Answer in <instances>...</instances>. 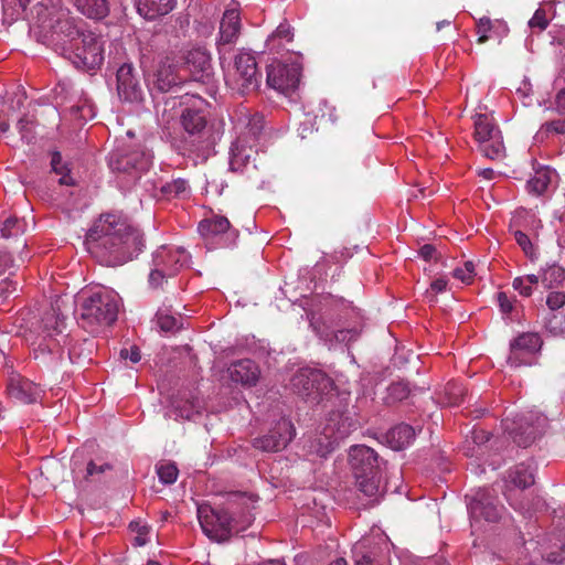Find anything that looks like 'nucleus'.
Masks as SVG:
<instances>
[{
  "mask_svg": "<svg viewBox=\"0 0 565 565\" xmlns=\"http://www.w3.org/2000/svg\"><path fill=\"white\" fill-rule=\"evenodd\" d=\"M276 39L286 40L290 42L292 40L291 28L289 24H279L276 31L268 38V43L274 42Z\"/></svg>",
  "mask_w": 565,
  "mask_h": 565,
  "instance_id": "51",
  "label": "nucleus"
},
{
  "mask_svg": "<svg viewBox=\"0 0 565 565\" xmlns=\"http://www.w3.org/2000/svg\"><path fill=\"white\" fill-rule=\"evenodd\" d=\"M76 10L88 19L103 20L109 13L108 0H70Z\"/></svg>",
  "mask_w": 565,
  "mask_h": 565,
  "instance_id": "28",
  "label": "nucleus"
},
{
  "mask_svg": "<svg viewBox=\"0 0 565 565\" xmlns=\"http://www.w3.org/2000/svg\"><path fill=\"white\" fill-rule=\"evenodd\" d=\"M156 86L161 92H167L178 84L175 65L170 57L160 60L154 73Z\"/></svg>",
  "mask_w": 565,
  "mask_h": 565,
  "instance_id": "29",
  "label": "nucleus"
},
{
  "mask_svg": "<svg viewBox=\"0 0 565 565\" xmlns=\"http://www.w3.org/2000/svg\"><path fill=\"white\" fill-rule=\"evenodd\" d=\"M51 167H52V171L55 174L60 175V179H58L60 184H62V185H73L74 184V179L70 174L71 169L68 167V163L64 162L62 160V156L60 152L54 151L52 153Z\"/></svg>",
  "mask_w": 565,
  "mask_h": 565,
  "instance_id": "37",
  "label": "nucleus"
},
{
  "mask_svg": "<svg viewBox=\"0 0 565 565\" xmlns=\"http://www.w3.org/2000/svg\"><path fill=\"white\" fill-rule=\"evenodd\" d=\"M120 356L122 359H129L132 363H137L141 359L140 350L137 347H131L128 349H122L120 351Z\"/></svg>",
  "mask_w": 565,
  "mask_h": 565,
  "instance_id": "55",
  "label": "nucleus"
},
{
  "mask_svg": "<svg viewBox=\"0 0 565 565\" xmlns=\"http://www.w3.org/2000/svg\"><path fill=\"white\" fill-rule=\"evenodd\" d=\"M540 282L537 275H525L513 279L512 286L521 296L530 297Z\"/></svg>",
  "mask_w": 565,
  "mask_h": 565,
  "instance_id": "38",
  "label": "nucleus"
},
{
  "mask_svg": "<svg viewBox=\"0 0 565 565\" xmlns=\"http://www.w3.org/2000/svg\"><path fill=\"white\" fill-rule=\"evenodd\" d=\"M310 326L313 328L320 339L328 343L330 348H332L335 343H350L360 334V330L358 328L330 330L329 327L317 326L312 319L310 320Z\"/></svg>",
  "mask_w": 565,
  "mask_h": 565,
  "instance_id": "23",
  "label": "nucleus"
},
{
  "mask_svg": "<svg viewBox=\"0 0 565 565\" xmlns=\"http://www.w3.org/2000/svg\"><path fill=\"white\" fill-rule=\"evenodd\" d=\"M189 263L190 255L183 247L175 245L160 246L152 254L149 285L152 288L162 286L167 278L175 276Z\"/></svg>",
  "mask_w": 565,
  "mask_h": 565,
  "instance_id": "6",
  "label": "nucleus"
},
{
  "mask_svg": "<svg viewBox=\"0 0 565 565\" xmlns=\"http://www.w3.org/2000/svg\"><path fill=\"white\" fill-rule=\"evenodd\" d=\"M542 130H545L547 132L564 134L565 122L562 120L546 122L545 125L542 126Z\"/></svg>",
  "mask_w": 565,
  "mask_h": 565,
  "instance_id": "56",
  "label": "nucleus"
},
{
  "mask_svg": "<svg viewBox=\"0 0 565 565\" xmlns=\"http://www.w3.org/2000/svg\"><path fill=\"white\" fill-rule=\"evenodd\" d=\"M448 280L445 277L436 278L431 281L429 289L426 291V296L430 298V301H435L437 294L444 292L447 288Z\"/></svg>",
  "mask_w": 565,
  "mask_h": 565,
  "instance_id": "49",
  "label": "nucleus"
},
{
  "mask_svg": "<svg viewBox=\"0 0 565 565\" xmlns=\"http://www.w3.org/2000/svg\"><path fill=\"white\" fill-rule=\"evenodd\" d=\"M290 387L307 401L320 403L323 396L331 391L332 382L320 370L302 367L290 379Z\"/></svg>",
  "mask_w": 565,
  "mask_h": 565,
  "instance_id": "11",
  "label": "nucleus"
},
{
  "mask_svg": "<svg viewBox=\"0 0 565 565\" xmlns=\"http://www.w3.org/2000/svg\"><path fill=\"white\" fill-rule=\"evenodd\" d=\"M542 341L536 333H523L510 345L508 363L512 366L531 365L534 354L541 349Z\"/></svg>",
  "mask_w": 565,
  "mask_h": 565,
  "instance_id": "18",
  "label": "nucleus"
},
{
  "mask_svg": "<svg viewBox=\"0 0 565 565\" xmlns=\"http://www.w3.org/2000/svg\"><path fill=\"white\" fill-rule=\"evenodd\" d=\"M198 230L205 238L215 237L225 234L230 230V222L224 216L214 215L210 218L202 220L199 223Z\"/></svg>",
  "mask_w": 565,
  "mask_h": 565,
  "instance_id": "31",
  "label": "nucleus"
},
{
  "mask_svg": "<svg viewBox=\"0 0 565 565\" xmlns=\"http://www.w3.org/2000/svg\"><path fill=\"white\" fill-rule=\"evenodd\" d=\"M130 529L136 533L134 539L135 545L143 546L149 542L150 529L146 524L134 521L130 523Z\"/></svg>",
  "mask_w": 565,
  "mask_h": 565,
  "instance_id": "44",
  "label": "nucleus"
},
{
  "mask_svg": "<svg viewBox=\"0 0 565 565\" xmlns=\"http://www.w3.org/2000/svg\"><path fill=\"white\" fill-rule=\"evenodd\" d=\"M227 371L233 382L247 386L255 385L260 374L256 363L249 359L239 360L233 363Z\"/></svg>",
  "mask_w": 565,
  "mask_h": 565,
  "instance_id": "22",
  "label": "nucleus"
},
{
  "mask_svg": "<svg viewBox=\"0 0 565 565\" xmlns=\"http://www.w3.org/2000/svg\"><path fill=\"white\" fill-rule=\"evenodd\" d=\"M415 436L416 433L412 426L399 424L387 431L385 439L392 449L402 450L414 441Z\"/></svg>",
  "mask_w": 565,
  "mask_h": 565,
  "instance_id": "27",
  "label": "nucleus"
},
{
  "mask_svg": "<svg viewBox=\"0 0 565 565\" xmlns=\"http://www.w3.org/2000/svg\"><path fill=\"white\" fill-rule=\"evenodd\" d=\"M263 129V116L254 115L248 119L244 130L239 132L230 148V169L232 171H243L249 164L256 153L255 147L262 139Z\"/></svg>",
  "mask_w": 565,
  "mask_h": 565,
  "instance_id": "7",
  "label": "nucleus"
},
{
  "mask_svg": "<svg viewBox=\"0 0 565 565\" xmlns=\"http://www.w3.org/2000/svg\"><path fill=\"white\" fill-rule=\"evenodd\" d=\"M300 60L299 54H294L282 60L273 61L267 66V85L284 95L295 92L301 77Z\"/></svg>",
  "mask_w": 565,
  "mask_h": 565,
  "instance_id": "10",
  "label": "nucleus"
},
{
  "mask_svg": "<svg viewBox=\"0 0 565 565\" xmlns=\"http://www.w3.org/2000/svg\"><path fill=\"white\" fill-rule=\"evenodd\" d=\"M184 66L196 82L206 83L213 75L211 55L202 46L193 47L185 53Z\"/></svg>",
  "mask_w": 565,
  "mask_h": 565,
  "instance_id": "19",
  "label": "nucleus"
},
{
  "mask_svg": "<svg viewBox=\"0 0 565 565\" xmlns=\"http://www.w3.org/2000/svg\"><path fill=\"white\" fill-rule=\"evenodd\" d=\"M119 296L111 289L98 287L84 290L77 298V322L89 333H98L117 319Z\"/></svg>",
  "mask_w": 565,
  "mask_h": 565,
  "instance_id": "3",
  "label": "nucleus"
},
{
  "mask_svg": "<svg viewBox=\"0 0 565 565\" xmlns=\"http://www.w3.org/2000/svg\"><path fill=\"white\" fill-rule=\"evenodd\" d=\"M25 231V222L14 216L8 217L1 227V234L6 238L15 237Z\"/></svg>",
  "mask_w": 565,
  "mask_h": 565,
  "instance_id": "39",
  "label": "nucleus"
},
{
  "mask_svg": "<svg viewBox=\"0 0 565 565\" xmlns=\"http://www.w3.org/2000/svg\"><path fill=\"white\" fill-rule=\"evenodd\" d=\"M540 281L546 289L558 287L565 280V270L557 264H551L541 269Z\"/></svg>",
  "mask_w": 565,
  "mask_h": 565,
  "instance_id": "33",
  "label": "nucleus"
},
{
  "mask_svg": "<svg viewBox=\"0 0 565 565\" xmlns=\"http://www.w3.org/2000/svg\"><path fill=\"white\" fill-rule=\"evenodd\" d=\"M258 565H285V563H282L279 559H269V561L263 562Z\"/></svg>",
  "mask_w": 565,
  "mask_h": 565,
  "instance_id": "64",
  "label": "nucleus"
},
{
  "mask_svg": "<svg viewBox=\"0 0 565 565\" xmlns=\"http://www.w3.org/2000/svg\"><path fill=\"white\" fill-rule=\"evenodd\" d=\"M31 0H2L3 2V10L6 14H8V11L10 9L13 10L11 13V17L15 14L17 17L20 15L21 12H23L26 8V6L30 3Z\"/></svg>",
  "mask_w": 565,
  "mask_h": 565,
  "instance_id": "48",
  "label": "nucleus"
},
{
  "mask_svg": "<svg viewBox=\"0 0 565 565\" xmlns=\"http://www.w3.org/2000/svg\"><path fill=\"white\" fill-rule=\"evenodd\" d=\"M546 305L551 310H557L565 305V294L562 291H552L548 294Z\"/></svg>",
  "mask_w": 565,
  "mask_h": 565,
  "instance_id": "52",
  "label": "nucleus"
},
{
  "mask_svg": "<svg viewBox=\"0 0 565 565\" xmlns=\"http://www.w3.org/2000/svg\"><path fill=\"white\" fill-rule=\"evenodd\" d=\"M86 249L108 265H121L143 248L142 234L114 214L99 217L88 230Z\"/></svg>",
  "mask_w": 565,
  "mask_h": 565,
  "instance_id": "2",
  "label": "nucleus"
},
{
  "mask_svg": "<svg viewBox=\"0 0 565 565\" xmlns=\"http://www.w3.org/2000/svg\"><path fill=\"white\" fill-rule=\"evenodd\" d=\"M349 463L358 489L365 497L377 501L384 491L382 462L377 454L364 445L352 446L349 450Z\"/></svg>",
  "mask_w": 565,
  "mask_h": 565,
  "instance_id": "4",
  "label": "nucleus"
},
{
  "mask_svg": "<svg viewBox=\"0 0 565 565\" xmlns=\"http://www.w3.org/2000/svg\"><path fill=\"white\" fill-rule=\"evenodd\" d=\"M241 30L239 13L236 9H227L220 24V44L233 43Z\"/></svg>",
  "mask_w": 565,
  "mask_h": 565,
  "instance_id": "24",
  "label": "nucleus"
},
{
  "mask_svg": "<svg viewBox=\"0 0 565 565\" xmlns=\"http://www.w3.org/2000/svg\"><path fill=\"white\" fill-rule=\"evenodd\" d=\"M17 290V282L10 279H3L0 281V297H6L13 294Z\"/></svg>",
  "mask_w": 565,
  "mask_h": 565,
  "instance_id": "57",
  "label": "nucleus"
},
{
  "mask_svg": "<svg viewBox=\"0 0 565 565\" xmlns=\"http://www.w3.org/2000/svg\"><path fill=\"white\" fill-rule=\"evenodd\" d=\"M475 139L480 151L490 159L500 158L504 151L503 138L493 118L488 114H476Z\"/></svg>",
  "mask_w": 565,
  "mask_h": 565,
  "instance_id": "13",
  "label": "nucleus"
},
{
  "mask_svg": "<svg viewBox=\"0 0 565 565\" xmlns=\"http://www.w3.org/2000/svg\"><path fill=\"white\" fill-rule=\"evenodd\" d=\"M452 274L455 278L469 285L475 277V265L472 262H466L463 267L456 268Z\"/></svg>",
  "mask_w": 565,
  "mask_h": 565,
  "instance_id": "45",
  "label": "nucleus"
},
{
  "mask_svg": "<svg viewBox=\"0 0 565 565\" xmlns=\"http://www.w3.org/2000/svg\"><path fill=\"white\" fill-rule=\"evenodd\" d=\"M467 508L471 525L476 526L481 520L497 522L501 515V508L491 489H478L466 494Z\"/></svg>",
  "mask_w": 565,
  "mask_h": 565,
  "instance_id": "14",
  "label": "nucleus"
},
{
  "mask_svg": "<svg viewBox=\"0 0 565 565\" xmlns=\"http://www.w3.org/2000/svg\"><path fill=\"white\" fill-rule=\"evenodd\" d=\"M200 406L194 403H189L184 406L173 404L172 409L167 413L168 417H174L175 419H191L194 414L199 413Z\"/></svg>",
  "mask_w": 565,
  "mask_h": 565,
  "instance_id": "43",
  "label": "nucleus"
},
{
  "mask_svg": "<svg viewBox=\"0 0 565 565\" xmlns=\"http://www.w3.org/2000/svg\"><path fill=\"white\" fill-rule=\"evenodd\" d=\"M175 7V0H138L137 11L147 20H154L170 13Z\"/></svg>",
  "mask_w": 565,
  "mask_h": 565,
  "instance_id": "26",
  "label": "nucleus"
},
{
  "mask_svg": "<svg viewBox=\"0 0 565 565\" xmlns=\"http://www.w3.org/2000/svg\"><path fill=\"white\" fill-rule=\"evenodd\" d=\"M514 238L529 257L533 258L535 256L534 246L525 233H523L522 231H515Z\"/></svg>",
  "mask_w": 565,
  "mask_h": 565,
  "instance_id": "47",
  "label": "nucleus"
},
{
  "mask_svg": "<svg viewBox=\"0 0 565 565\" xmlns=\"http://www.w3.org/2000/svg\"><path fill=\"white\" fill-rule=\"evenodd\" d=\"M480 174L488 180H491L494 175V171L492 169H484L480 172Z\"/></svg>",
  "mask_w": 565,
  "mask_h": 565,
  "instance_id": "63",
  "label": "nucleus"
},
{
  "mask_svg": "<svg viewBox=\"0 0 565 565\" xmlns=\"http://www.w3.org/2000/svg\"><path fill=\"white\" fill-rule=\"evenodd\" d=\"M64 327L63 319L52 309L45 312L41 320V333L33 335L30 332L26 337L32 347L34 360L49 370L56 369L63 360L61 343L54 337L62 334Z\"/></svg>",
  "mask_w": 565,
  "mask_h": 565,
  "instance_id": "5",
  "label": "nucleus"
},
{
  "mask_svg": "<svg viewBox=\"0 0 565 565\" xmlns=\"http://www.w3.org/2000/svg\"><path fill=\"white\" fill-rule=\"evenodd\" d=\"M159 480L164 484H172L177 481L179 470L173 462H161L157 466Z\"/></svg>",
  "mask_w": 565,
  "mask_h": 565,
  "instance_id": "40",
  "label": "nucleus"
},
{
  "mask_svg": "<svg viewBox=\"0 0 565 565\" xmlns=\"http://www.w3.org/2000/svg\"><path fill=\"white\" fill-rule=\"evenodd\" d=\"M534 471L532 462L521 463L510 470L509 479L518 488H527L534 483Z\"/></svg>",
  "mask_w": 565,
  "mask_h": 565,
  "instance_id": "32",
  "label": "nucleus"
},
{
  "mask_svg": "<svg viewBox=\"0 0 565 565\" xmlns=\"http://www.w3.org/2000/svg\"><path fill=\"white\" fill-rule=\"evenodd\" d=\"M161 192L167 199H185L190 195L188 180L178 178L161 186Z\"/></svg>",
  "mask_w": 565,
  "mask_h": 565,
  "instance_id": "35",
  "label": "nucleus"
},
{
  "mask_svg": "<svg viewBox=\"0 0 565 565\" xmlns=\"http://www.w3.org/2000/svg\"><path fill=\"white\" fill-rule=\"evenodd\" d=\"M556 106L558 111H565V88L556 95Z\"/></svg>",
  "mask_w": 565,
  "mask_h": 565,
  "instance_id": "62",
  "label": "nucleus"
},
{
  "mask_svg": "<svg viewBox=\"0 0 565 565\" xmlns=\"http://www.w3.org/2000/svg\"><path fill=\"white\" fill-rule=\"evenodd\" d=\"M151 163L152 154L146 149L135 150L124 156L111 154L109 159L110 168L119 171H129L131 169L141 172L148 170Z\"/></svg>",
  "mask_w": 565,
  "mask_h": 565,
  "instance_id": "21",
  "label": "nucleus"
},
{
  "mask_svg": "<svg viewBox=\"0 0 565 565\" xmlns=\"http://www.w3.org/2000/svg\"><path fill=\"white\" fill-rule=\"evenodd\" d=\"M463 399V387L458 383H448L445 387L444 403L449 406L459 405Z\"/></svg>",
  "mask_w": 565,
  "mask_h": 565,
  "instance_id": "41",
  "label": "nucleus"
},
{
  "mask_svg": "<svg viewBox=\"0 0 565 565\" xmlns=\"http://www.w3.org/2000/svg\"><path fill=\"white\" fill-rule=\"evenodd\" d=\"M505 430L521 447L530 446L546 426V417L539 413L519 415L511 424L504 423Z\"/></svg>",
  "mask_w": 565,
  "mask_h": 565,
  "instance_id": "15",
  "label": "nucleus"
},
{
  "mask_svg": "<svg viewBox=\"0 0 565 565\" xmlns=\"http://www.w3.org/2000/svg\"><path fill=\"white\" fill-rule=\"evenodd\" d=\"M157 323L163 331H175L182 328L183 318L180 313H172L168 309H159L157 312Z\"/></svg>",
  "mask_w": 565,
  "mask_h": 565,
  "instance_id": "36",
  "label": "nucleus"
},
{
  "mask_svg": "<svg viewBox=\"0 0 565 565\" xmlns=\"http://www.w3.org/2000/svg\"><path fill=\"white\" fill-rule=\"evenodd\" d=\"M7 390L11 398L23 404L38 402L42 393L36 384L15 373L10 375Z\"/></svg>",
  "mask_w": 565,
  "mask_h": 565,
  "instance_id": "20",
  "label": "nucleus"
},
{
  "mask_svg": "<svg viewBox=\"0 0 565 565\" xmlns=\"http://www.w3.org/2000/svg\"><path fill=\"white\" fill-rule=\"evenodd\" d=\"M355 565H390L388 555L382 551L367 550L365 541H360L353 546Z\"/></svg>",
  "mask_w": 565,
  "mask_h": 565,
  "instance_id": "25",
  "label": "nucleus"
},
{
  "mask_svg": "<svg viewBox=\"0 0 565 565\" xmlns=\"http://www.w3.org/2000/svg\"><path fill=\"white\" fill-rule=\"evenodd\" d=\"M36 14V28L44 44L67 57L77 68L95 70L103 64V36L81 31L68 9L40 4Z\"/></svg>",
  "mask_w": 565,
  "mask_h": 565,
  "instance_id": "1",
  "label": "nucleus"
},
{
  "mask_svg": "<svg viewBox=\"0 0 565 565\" xmlns=\"http://www.w3.org/2000/svg\"><path fill=\"white\" fill-rule=\"evenodd\" d=\"M529 26L534 30L544 31L548 26V19L544 9L539 8L529 20Z\"/></svg>",
  "mask_w": 565,
  "mask_h": 565,
  "instance_id": "46",
  "label": "nucleus"
},
{
  "mask_svg": "<svg viewBox=\"0 0 565 565\" xmlns=\"http://www.w3.org/2000/svg\"><path fill=\"white\" fill-rule=\"evenodd\" d=\"M555 171L550 168H542L527 181V189L534 194H542L552 182Z\"/></svg>",
  "mask_w": 565,
  "mask_h": 565,
  "instance_id": "34",
  "label": "nucleus"
},
{
  "mask_svg": "<svg viewBox=\"0 0 565 565\" xmlns=\"http://www.w3.org/2000/svg\"><path fill=\"white\" fill-rule=\"evenodd\" d=\"M316 129L315 124L311 118H307L303 122L300 124L299 127V136L301 138H306L308 134L312 132Z\"/></svg>",
  "mask_w": 565,
  "mask_h": 565,
  "instance_id": "60",
  "label": "nucleus"
},
{
  "mask_svg": "<svg viewBox=\"0 0 565 565\" xmlns=\"http://www.w3.org/2000/svg\"><path fill=\"white\" fill-rule=\"evenodd\" d=\"M561 324L562 318L556 315H553L546 322V329L548 330L550 333L558 335L563 333V328Z\"/></svg>",
  "mask_w": 565,
  "mask_h": 565,
  "instance_id": "54",
  "label": "nucleus"
},
{
  "mask_svg": "<svg viewBox=\"0 0 565 565\" xmlns=\"http://www.w3.org/2000/svg\"><path fill=\"white\" fill-rule=\"evenodd\" d=\"M353 429L355 424L349 416L339 411L333 412L327 419L321 435L310 441L309 451L326 458Z\"/></svg>",
  "mask_w": 565,
  "mask_h": 565,
  "instance_id": "8",
  "label": "nucleus"
},
{
  "mask_svg": "<svg viewBox=\"0 0 565 565\" xmlns=\"http://www.w3.org/2000/svg\"><path fill=\"white\" fill-rule=\"evenodd\" d=\"M181 124L188 134H201L206 127V116L202 109L189 107L181 114Z\"/></svg>",
  "mask_w": 565,
  "mask_h": 565,
  "instance_id": "30",
  "label": "nucleus"
},
{
  "mask_svg": "<svg viewBox=\"0 0 565 565\" xmlns=\"http://www.w3.org/2000/svg\"><path fill=\"white\" fill-rule=\"evenodd\" d=\"M435 252L436 250H435V247L433 245L426 244V245L420 247L419 255L424 259L429 260L430 258H433Z\"/></svg>",
  "mask_w": 565,
  "mask_h": 565,
  "instance_id": "61",
  "label": "nucleus"
},
{
  "mask_svg": "<svg viewBox=\"0 0 565 565\" xmlns=\"http://www.w3.org/2000/svg\"><path fill=\"white\" fill-rule=\"evenodd\" d=\"M492 28V22L489 18H480L477 22V33L479 35L478 42L484 43L488 39V32Z\"/></svg>",
  "mask_w": 565,
  "mask_h": 565,
  "instance_id": "50",
  "label": "nucleus"
},
{
  "mask_svg": "<svg viewBox=\"0 0 565 565\" xmlns=\"http://www.w3.org/2000/svg\"><path fill=\"white\" fill-rule=\"evenodd\" d=\"M198 519L204 534L216 542L226 541L233 531L238 532L239 527L234 518L226 511H216L207 504L199 505Z\"/></svg>",
  "mask_w": 565,
  "mask_h": 565,
  "instance_id": "12",
  "label": "nucleus"
},
{
  "mask_svg": "<svg viewBox=\"0 0 565 565\" xmlns=\"http://www.w3.org/2000/svg\"><path fill=\"white\" fill-rule=\"evenodd\" d=\"M108 469H110V466L108 463L97 465L94 461H89L87 463L86 472L87 476H94L96 473H103Z\"/></svg>",
  "mask_w": 565,
  "mask_h": 565,
  "instance_id": "59",
  "label": "nucleus"
},
{
  "mask_svg": "<svg viewBox=\"0 0 565 565\" xmlns=\"http://www.w3.org/2000/svg\"><path fill=\"white\" fill-rule=\"evenodd\" d=\"M17 129L21 136V140L25 143H30L34 140V121L31 117L24 116L22 117L18 124Z\"/></svg>",
  "mask_w": 565,
  "mask_h": 565,
  "instance_id": "42",
  "label": "nucleus"
},
{
  "mask_svg": "<svg viewBox=\"0 0 565 565\" xmlns=\"http://www.w3.org/2000/svg\"><path fill=\"white\" fill-rule=\"evenodd\" d=\"M117 93L121 100L138 103L142 100L143 89L140 77L131 63H124L116 74Z\"/></svg>",
  "mask_w": 565,
  "mask_h": 565,
  "instance_id": "16",
  "label": "nucleus"
},
{
  "mask_svg": "<svg viewBox=\"0 0 565 565\" xmlns=\"http://www.w3.org/2000/svg\"><path fill=\"white\" fill-rule=\"evenodd\" d=\"M295 435V428L287 418H280L269 434L255 438L253 446L263 451H279L287 447Z\"/></svg>",
  "mask_w": 565,
  "mask_h": 565,
  "instance_id": "17",
  "label": "nucleus"
},
{
  "mask_svg": "<svg viewBox=\"0 0 565 565\" xmlns=\"http://www.w3.org/2000/svg\"><path fill=\"white\" fill-rule=\"evenodd\" d=\"M498 303L503 313H509L513 309L512 301L509 299V297L504 292L498 294Z\"/></svg>",
  "mask_w": 565,
  "mask_h": 565,
  "instance_id": "58",
  "label": "nucleus"
},
{
  "mask_svg": "<svg viewBox=\"0 0 565 565\" xmlns=\"http://www.w3.org/2000/svg\"><path fill=\"white\" fill-rule=\"evenodd\" d=\"M388 391H390V395L394 399H398V401L406 398L409 394V390H408L407 385L404 383H394L390 386Z\"/></svg>",
  "mask_w": 565,
  "mask_h": 565,
  "instance_id": "53",
  "label": "nucleus"
},
{
  "mask_svg": "<svg viewBox=\"0 0 565 565\" xmlns=\"http://www.w3.org/2000/svg\"><path fill=\"white\" fill-rule=\"evenodd\" d=\"M225 83L239 95L256 90L259 75L255 56L245 51L237 53L233 65L225 71Z\"/></svg>",
  "mask_w": 565,
  "mask_h": 565,
  "instance_id": "9",
  "label": "nucleus"
}]
</instances>
